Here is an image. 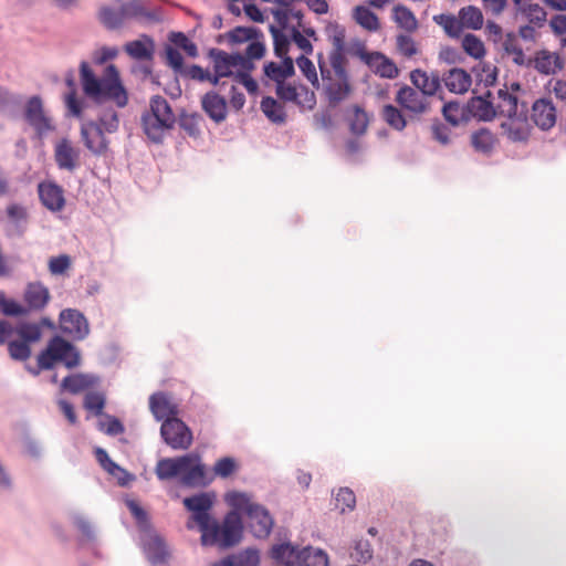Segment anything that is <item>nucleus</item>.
Here are the masks:
<instances>
[{"label": "nucleus", "mask_w": 566, "mask_h": 566, "mask_svg": "<svg viewBox=\"0 0 566 566\" xmlns=\"http://www.w3.org/2000/svg\"><path fill=\"white\" fill-rule=\"evenodd\" d=\"M13 335L31 344L41 339L42 329L38 323H21L14 327L9 321L0 319V345H4Z\"/></svg>", "instance_id": "nucleus-11"}, {"label": "nucleus", "mask_w": 566, "mask_h": 566, "mask_svg": "<svg viewBox=\"0 0 566 566\" xmlns=\"http://www.w3.org/2000/svg\"><path fill=\"white\" fill-rule=\"evenodd\" d=\"M144 551L153 564L166 563L169 557L167 546L159 536H150L144 545Z\"/></svg>", "instance_id": "nucleus-33"}, {"label": "nucleus", "mask_w": 566, "mask_h": 566, "mask_svg": "<svg viewBox=\"0 0 566 566\" xmlns=\"http://www.w3.org/2000/svg\"><path fill=\"white\" fill-rule=\"evenodd\" d=\"M84 407L95 416L103 413L105 407V397L101 392H88L84 398Z\"/></svg>", "instance_id": "nucleus-57"}, {"label": "nucleus", "mask_w": 566, "mask_h": 566, "mask_svg": "<svg viewBox=\"0 0 566 566\" xmlns=\"http://www.w3.org/2000/svg\"><path fill=\"white\" fill-rule=\"evenodd\" d=\"M238 469L237 462L230 457L219 459L213 467V472L222 479L229 478Z\"/></svg>", "instance_id": "nucleus-58"}, {"label": "nucleus", "mask_w": 566, "mask_h": 566, "mask_svg": "<svg viewBox=\"0 0 566 566\" xmlns=\"http://www.w3.org/2000/svg\"><path fill=\"white\" fill-rule=\"evenodd\" d=\"M392 20L405 31L412 33L418 29V20L413 12L403 4H397L392 8Z\"/></svg>", "instance_id": "nucleus-37"}, {"label": "nucleus", "mask_w": 566, "mask_h": 566, "mask_svg": "<svg viewBox=\"0 0 566 566\" xmlns=\"http://www.w3.org/2000/svg\"><path fill=\"white\" fill-rule=\"evenodd\" d=\"M160 434L164 441L174 450H187L193 440L189 427L177 417L166 419L161 423Z\"/></svg>", "instance_id": "nucleus-8"}, {"label": "nucleus", "mask_w": 566, "mask_h": 566, "mask_svg": "<svg viewBox=\"0 0 566 566\" xmlns=\"http://www.w3.org/2000/svg\"><path fill=\"white\" fill-rule=\"evenodd\" d=\"M329 64L331 70L334 76L344 77V75H348L346 71L347 60L345 56V51L332 50L329 53Z\"/></svg>", "instance_id": "nucleus-56"}, {"label": "nucleus", "mask_w": 566, "mask_h": 566, "mask_svg": "<svg viewBox=\"0 0 566 566\" xmlns=\"http://www.w3.org/2000/svg\"><path fill=\"white\" fill-rule=\"evenodd\" d=\"M282 30V28L279 29L274 25L270 27V32L273 38L274 53L276 56L284 59L285 56H289L287 52L290 49L291 39L284 34Z\"/></svg>", "instance_id": "nucleus-45"}, {"label": "nucleus", "mask_w": 566, "mask_h": 566, "mask_svg": "<svg viewBox=\"0 0 566 566\" xmlns=\"http://www.w3.org/2000/svg\"><path fill=\"white\" fill-rule=\"evenodd\" d=\"M397 48L406 57H412L418 53L417 44L410 35L399 34L397 36Z\"/></svg>", "instance_id": "nucleus-61"}, {"label": "nucleus", "mask_w": 566, "mask_h": 566, "mask_svg": "<svg viewBox=\"0 0 566 566\" xmlns=\"http://www.w3.org/2000/svg\"><path fill=\"white\" fill-rule=\"evenodd\" d=\"M471 144L476 151L489 154L496 144V137L489 129L482 128L472 134Z\"/></svg>", "instance_id": "nucleus-42"}, {"label": "nucleus", "mask_w": 566, "mask_h": 566, "mask_svg": "<svg viewBox=\"0 0 566 566\" xmlns=\"http://www.w3.org/2000/svg\"><path fill=\"white\" fill-rule=\"evenodd\" d=\"M67 349L66 340L61 337H54L50 340L48 347L38 356L40 369H50L62 357V352Z\"/></svg>", "instance_id": "nucleus-25"}, {"label": "nucleus", "mask_w": 566, "mask_h": 566, "mask_svg": "<svg viewBox=\"0 0 566 566\" xmlns=\"http://www.w3.org/2000/svg\"><path fill=\"white\" fill-rule=\"evenodd\" d=\"M213 71L222 77L234 76L232 69L238 66L243 57L240 54H228L220 50H211Z\"/></svg>", "instance_id": "nucleus-23"}, {"label": "nucleus", "mask_w": 566, "mask_h": 566, "mask_svg": "<svg viewBox=\"0 0 566 566\" xmlns=\"http://www.w3.org/2000/svg\"><path fill=\"white\" fill-rule=\"evenodd\" d=\"M235 566H259L260 556L256 549H245L233 558Z\"/></svg>", "instance_id": "nucleus-63"}, {"label": "nucleus", "mask_w": 566, "mask_h": 566, "mask_svg": "<svg viewBox=\"0 0 566 566\" xmlns=\"http://www.w3.org/2000/svg\"><path fill=\"white\" fill-rule=\"evenodd\" d=\"M54 159L60 169L73 171L80 165V149L67 138H62L54 147Z\"/></svg>", "instance_id": "nucleus-15"}, {"label": "nucleus", "mask_w": 566, "mask_h": 566, "mask_svg": "<svg viewBox=\"0 0 566 566\" xmlns=\"http://www.w3.org/2000/svg\"><path fill=\"white\" fill-rule=\"evenodd\" d=\"M459 19L462 28L480 30L483 25L482 11L474 6H468L459 11Z\"/></svg>", "instance_id": "nucleus-43"}, {"label": "nucleus", "mask_w": 566, "mask_h": 566, "mask_svg": "<svg viewBox=\"0 0 566 566\" xmlns=\"http://www.w3.org/2000/svg\"><path fill=\"white\" fill-rule=\"evenodd\" d=\"M42 205L52 212L61 211L65 206L64 190L59 185L48 181L38 187Z\"/></svg>", "instance_id": "nucleus-16"}, {"label": "nucleus", "mask_w": 566, "mask_h": 566, "mask_svg": "<svg viewBox=\"0 0 566 566\" xmlns=\"http://www.w3.org/2000/svg\"><path fill=\"white\" fill-rule=\"evenodd\" d=\"M96 378L88 375L75 374L66 376L62 381V388L71 394H78L91 388Z\"/></svg>", "instance_id": "nucleus-40"}, {"label": "nucleus", "mask_w": 566, "mask_h": 566, "mask_svg": "<svg viewBox=\"0 0 566 566\" xmlns=\"http://www.w3.org/2000/svg\"><path fill=\"white\" fill-rule=\"evenodd\" d=\"M318 67L323 82H325V92L331 103L343 101L349 93L348 75L336 77L332 73L324 60L323 53L317 54Z\"/></svg>", "instance_id": "nucleus-9"}, {"label": "nucleus", "mask_w": 566, "mask_h": 566, "mask_svg": "<svg viewBox=\"0 0 566 566\" xmlns=\"http://www.w3.org/2000/svg\"><path fill=\"white\" fill-rule=\"evenodd\" d=\"M0 311L7 316H27L28 308L12 298H7L4 292H0Z\"/></svg>", "instance_id": "nucleus-49"}, {"label": "nucleus", "mask_w": 566, "mask_h": 566, "mask_svg": "<svg viewBox=\"0 0 566 566\" xmlns=\"http://www.w3.org/2000/svg\"><path fill=\"white\" fill-rule=\"evenodd\" d=\"M6 344L8 345V352L11 359L25 361L30 358L31 347L27 342L9 338Z\"/></svg>", "instance_id": "nucleus-46"}, {"label": "nucleus", "mask_w": 566, "mask_h": 566, "mask_svg": "<svg viewBox=\"0 0 566 566\" xmlns=\"http://www.w3.org/2000/svg\"><path fill=\"white\" fill-rule=\"evenodd\" d=\"M348 122L350 132L360 136L367 132L369 125V116L364 108L358 105H354Z\"/></svg>", "instance_id": "nucleus-44"}, {"label": "nucleus", "mask_w": 566, "mask_h": 566, "mask_svg": "<svg viewBox=\"0 0 566 566\" xmlns=\"http://www.w3.org/2000/svg\"><path fill=\"white\" fill-rule=\"evenodd\" d=\"M67 85L72 87V91L65 96L67 111L72 116L80 118L82 116V102L76 97L72 78L67 80Z\"/></svg>", "instance_id": "nucleus-59"}, {"label": "nucleus", "mask_w": 566, "mask_h": 566, "mask_svg": "<svg viewBox=\"0 0 566 566\" xmlns=\"http://www.w3.org/2000/svg\"><path fill=\"white\" fill-rule=\"evenodd\" d=\"M149 106H150L149 111L146 114L150 115L153 119L157 120V118H158V119L163 120L164 124L170 123V124L175 125V123H176L175 114H174L168 101L165 97H163L160 95L154 96L150 99Z\"/></svg>", "instance_id": "nucleus-31"}, {"label": "nucleus", "mask_w": 566, "mask_h": 566, "mask_svg": "<svg viewBox=\"0 0 566 566\" xmlns=\"http://www.w3.org/2000/svg\"><path fill=\"white\" fill-rule=\"evenodd\" d=\"M271 556L284 566H301L303 549H298L290 543H283L272 547Z\"/></svg>", "instance_id": "nucleus-26"}, {"label": "nucleus", "mask_w": 566, "mask_h": 566, "mask_svg": "<svg viewBox=\"0 0 566 566\" xmlns=\"http://www.w3.org/2000/svg\"><path fill=\"white\" fill-rule=\"evenodd\" d=\"M296 64L303 75L311 82V84L315 88H318L319 81L314 63L306 55H301L296 59Z\"/></svg>", "instance_id": "nucleus-55"}, {"label": "nucleus", "mask_w": 566, "mask_h": 566, "mask_svg": "<svg viewBox=\"0 0 566 566\" xmlns=\"http://www.w3.org/2000/svg\"><path fill=\"white\" fill-rule=\"evenodd\" d=\"M212 503L211 496L207 493L184 499V505L188 511L192 512L191 521L188 522L187 526L188 528H192L191 522L198 524L201 531V543H211V536L216 535V527L212 533L206 531V527L212 522L209 515Z\"/></svg>", "instance_id": "nucleus-5"}, {"label": "nucleus", "mask_w": 566, "mask_h": 566, "mask_svg": "<svg viewBox=\"0 0 566 566\" xmlns=\"http://www.w3.org/2000/svg\"><path fill=\"white\" fill-rule=\"evenodd\" d=\"M276 96L284 103H292L302 109H313L316 96L313 91L301 83L283 82L276 85Z\"/></svg>", "instance_id": "nucleus-6"}, {"label": "nucleus", "mask_w": 566, "mask_h": 566, "mask_svg": "<svg viewBox=\"0 0 566 566\" xmlns=\"http://www.w3.org/2000/svg\"><path fill=\"white\" fill-rule=\"evenodd\" d=\"M442 114L447 122L455 126L462 118V108L459 103L449 102L443 105Z\"/></svg>", "instance_id": "nucleus-62"}, {"label": "nucleus", "mask_w": 566, "mask_h": 566, "mask_svg": "<svg viewBox=\"0 0 566 566\" xmlns=\"http://www.w3.org/2000/svg\"><path fill=\"white\" fill-rule=\"evenodd\" d=\"M294 62L292 57L285 56L280 63L269 62L264 65V74L280 85L294 75Z\"/></svg>", "instance_id": "nucleus-28"}, {"label": "nucleus", "mask_w": 566, "mask_h": 566, "mask_svg": "<svg viewBox=\"0 0 566 566\" xmlns=\"http://www.w3.org/2000/svg\"><path fill=\"white\" fill-rule=\"evenodd\" d=\"M149 408L154 417L163 422L166 419H174L178 415V406L171 401L165 392H155L149 398Z\"/></svg>", "instance_id": "nucleus-20"}, {"label": "nucleus", "mask_w": 566, "mask_h": 566, "mask_svg": "<svg viewBox=\"0 0 566 566\" xmlns=\"http://www.w3.org/2000/svg\"><path fill=\"white\" fill-rule=\"evenodd\" d=\"M290 30L291 41L304 53L303 55H311L313 53V45L302 29L298 27L287 28Z\"/></svg>", "instance_id": "nucleus-53"}, {"label": "nucleus", "mask_w": 566, "mask_h": 566, "mask_svg": "<svg viewBox=\"0 0 566 566\" xmlns=\"http://www.w3.org/2000/svg\"><path fill=\"white\" fill-rule=\"evenodd\" d=\"M202 122V116L197 113L184 114L180 116L179 125L189 136L197 137L200 135Z\"/></svg>", "instance_id": "nucleus-50"}, {"label": "nucleus", "mask_w": 566, "mask_h": 566, "mask_svg": "<svg viewBox=\"0 0 566 566\" xmlns=\"http://www.w3.org/2000/svg\"><path fill=\"white\" fill-rule=\"evenodd\" d=\"M60 327L62 332L75 340L84 339L90 333L85 316L77 310L66 308L60 313Z\"/></svg>", "instance_id": "nucleus-12"}, {"label": "nucleus", "mask_w": 566, "mask_h": 566, "mask_svg": "<svg viewBox=\"0 0 566 566\" xmlns=\"http://www.w3.org/2000/svg\"><path fill=\"white\" fill-rule=\"evenodd\" d=\"M118 115L114 109L105 111L96 120H87L81 125V137L84 146L95 156H105L109 149L106 134L117 132Z\"/></svg>", "instance_id": "nucleus-2"}, {"label": "nucleus", "mask_w": 566, "mask_h": 566, "mask_svg": "<svg viewBox=\"0 0 566 566\" xmlns=\"http://www.w3.org/2000/svg\"><path fill=\"white\" fill-rule=\"evenodd\" d=\"M182 458L189 459L184 465L179 476L182 485L188 488H200L207 486L212 481V478L208 476L207 468L201 462L199 454L188 453L182 455Z\"/></svg>", "instance_id": "nucleus-10"}, {"label": "nucleus", "mask_w": 566, "mask_h": 566, "mask_svg": "<svg viewBox=\"0 0 566 566\" xmlns=\"http://www.w3.org/2000/svg\"><path fill=\"white\" fill-rule=\"evenodd\" d=\"M127 14V4L124 0L116 8L103 7L99 10V21L107 29H116L122 25Z\"/></svg>", "instance_id": "nucleus-30"}, {"label": "nucleus", "mask_w": 566, "mask_h": 566, "mask_svg": "<svg viewBox=\"0 0 566 566\" xmlns=\"http://www.w3.org/2000/svg\"><path fill=\"white\" fill-rule=\"evenodd\" d=\"M142 123L144 133L147 135L149 139H151L155 143L163 142L165 134L174 127V124H164L163 120L158 118L157 120H155L151 118L150 115L146 113L142 117Z\"/></svg>", "instance_id": "nucleus-35"}, {"label": "nucleus", "mask_w": 566, "mask_h": 566, "mask_svg": "<svg viewBox=\"0 0 566 566\" xmlns=\"http://www.w3.org/2000/svg\"><path fill=\"white\" fill-rule=\"evenodd\" d=\"M533 66L537 72L549 75L560 71L564 63L559 54L547 50H541L535 54Z\"/></svg>", "instance_id": "nucleus-24"}, {"label": "nucleus", "mask_w": 566, "mask_h": 566, "mask_svg": "<svg viewBox=\"0 0 566 566\" xmlns=\"http://www.w3.org/2000/svg\"><path fill=\"white\" fill-rule=\"evenodd\" d=\"M188 460V458H182V455L160 459L156 464L155 473L161 481L180 476L181 470Z\"/></svg>", "instance_id": "nucleus-29"}, {"label": "nucleus", "mask_w": 566, "mask_h": 566, "mask_svg": "<svg viewBox=\"0 0 566 566\" xmlns=\"http://www.w3.org/2000/svg\"><path fill=\"white\" fill-rule=\"evenodd\" d=\"M504 50L509 55H512L513 62L517 65L525 63V54L522 48L515 42L514 39L509 38L504 42Z\"/></svg>", "instance_id": "nucleus-64"}, {"label": "nucleus", "mask_w": 566, "mask_h": 566, "mask_svg": "<svg viewBox=\"0 0 566 566\" xmlns=\"http://www.w3.org/2000/svg\"><path fill=\"white\" fill-rule=\"evenodd\" d=\"M495 105L499 116L513 118L517 115L518 99L516 95L500 88L495 96Z\"/></svg>", "instance_id": "nucleus-34"}, {"label": "nucleus", "mask_w": 566, "mask_h": 566, "mask_svg": "<svg viewBox=\"0 0 566 566\" xmlns=\"http://www.w3.org/2000/svg\"><path fill=\"white\" fill-rule=\"evenodd\" d=\"M261 109L271 122L276 124H282L285 122V108L275 98L271 96L263 97L261 101Z\"/></svg>", "instance_id": "nucleus-41"}, {"label": "nucleus", "mask_w": 566, "mask_h": 566, "mask_svg": "<svg viewBox=\"0 0 566 566\" xmlns=\"http://www.w3.org/2000/svg\"><path fill=\"white\" fill-rule=\"evenodd\" d=\"M353 18L357 24L369 32H376L380 29L378 17L365 6L355 7Z\"/></svg>", "instance_id": "nucleus-39"}, {"label": "nucleus", "mask_w": 566, "mask_h": 566, "mask_svg": "<svg viewBox=\"0 0 566 566\" xmlns=\"http://www.w3.org/2000/svg\"><path fill=\"white\" fill-rule=\"evenodd\" d=\"M441 81L449 92L454 94L467 93L472 84L471 75L463 69L453 67L443 74Z\"/></svg>", "instance_id": "nucleus-21"}, {"label": "nucleus", "mask_w": 566, "mask_h": 566, "mask_svg": "<svg viewBox=\"0 0 566 566\" xmlns=\"http://www.w3.org/2000/svg\"><path fill=\"white\" fill-rule=\"evenodd\" d=\"M410 81L413 88L421 92L430 101L441 87V80L437 74H428L426 71L416 69L410 72Z\"/></svg>", "instance_id": "nucleus-19"}, {"label": "nucleus", "mask_w": 566, "mask_h": 566, "mask_svg": "<svg viewBox=\"0 0 566 566\" xmlns=\"http://www.w3.org/2000/svg\"><path fill=\"white\" fill-rule=\"evenodd\" d=\"M363 60L380 77L395 78L399 74L395 62L380 52L366 53L363 55Z\"/></svg>", "instance_id": "nucleus-18"}, {"label": "nucleus", "mask_w": 566, "mask_h": 566, "mask_svg": "<svg viewBox=\"0 0 566 566\" xmlns=\"http://www.w3.org/2000/svg\"><path fill=\"white\" fill-rule=\"evenodd\" d=\"M258 30L249 27H237L229 33V39L234 43H242L258 36Z\"/></svg>", "instance_id": "nucleus-60"}, {"label": "nucleus", "mask_w": 566, "mask_h": 566, "mask_svg": "<svg viewBox=\"0 0 566 566\" xmlns=\"http://www.w3.org/2000/svg\"><path fill=\"white\" fill-rule=\"evenodd\" d=\"M395 101L409 116L419 117L430 113L432 108L431 101L409 85H402L397 91Z\"/></svg>", "instance_id": "nucleus-7"}, {"label": "nucleus", "mask_w": 566, "mask_h": 566, "mask_svg": "<svg viewBox=\"0 0 566 566\" xmlns=\"http://www.w3.org/2000/svg\"><path fill=\"white\" fill-rule=\"evenodd\" d=\"M224 499L229 506L245 514L249 528L255 537L266 538L270 535L274 521L266 509L253 503L251 497L242 492H229Z\"/></svg>", "instance_id": "nucleus-3"}, {"label": "nucleus", "mask_w": 566, "mask_h": 566, "mask_svg": "<svg viewBox=\"0 0 566 566\" xmlns=\"http://www.w3.org/2000/svg\"><path fill=\"white\" fill-rule=\"evenodd\" d=\"M51 298L50 291L40 282H31L25 286L23 301L28 313L42 311Z\"/></svg>", "instance_id": "nucleus-17"}, {"label": "nucleus", "mask_w": 566, "mask_h": 566, "mask_svg": "<svg viewBox=\"0 0 566 566\" xmlns=\"http://www.w3.org/2000/svg\"><path fill=\"white\" fill-rule=\"evenodd\" d=\"M462 48L468 55L474 59H481L485 54L483 42L471 33L465 34L462 39Z\"/></svg>", "instance_id": "nucleus-51"}, {"label": "nucleus", "mask_w": 566, "mask_h": 566, "mask_svg": "<svg viewBox=\"0 0 566 566\" xmlns=\"http://www.w3.org/2000/svg\"><path fill=\"white\" fill-rule=\"evenodd\" d=\"M125 52L135 60H150L154 52V42L150 38L135 40L125 44Z\"/></svg>", "instance_id": "nucleus-38"}, {"label": "nucleus", "mask_w": 566, "mask_h": 566, "mask_svg": "<svg viewBox=\"0 0 566 566\" xmlns=\"http://www.w3.org/2000/svg\"><path fill=\"white\" fill-rule=\"evenodd\" d=\"M470 108L473 115L482 120H491L497 116L495 96L491 92H488L485 96L472 98Z\"/></svg>", "instance_id": "nucleus-27"}, {"label": "nucleus", "mask_w": 566, "mask_h": 566, "mask_svg": "<svg viewBox=\"0 0 566 566\" xmlns=\"http://www.w3.org/2000/svg\"><path fill=\"white\" fill-rule=\"evenodd\" d=\"M433 20L443 28L448 35L452 38L460 36L463 29L460 19L451 14H440L434 15Z\"/></svg>", "instance_id": "nucleus-47"}, {"label": "nucleus", "mask_w": 566, "mask_h": 566, "mask_svg": "<svg viewBox=\"0 0 566 566\" xmlns=\"http://www.w3.org/2000/svg\"><path fill=\"white\" fill-rule=\"evenodd\" d=\"M531 119L542 130L552 129L557 120V111L552 99H536L532 106Z\"/></svg>", "instance_id": "nucleus-14"}, {"label": "nucleus", "mask_w": 566, "mask_h": 566, "mask_svg": "<svg viewBox=\"0 0 566 566\" xmlns=\"http://www.w3.org/2000/svg\"><path fill=\"white\" fill-rule=\"evenodd\" d=\"M301 566H328L327 554L318 548L305 547Z\"/></svg>", "instance_id": "nucleus-48"}, {"label": "nucleus", "mask_w": 566, "mask_h": 566, "mask_svg": "<svg viewBox=\"0 0 566 566\" xmlns=\"http://www.w3.org/2000/svg\"><path fill=\"white\" fill-rule=\"evenodd\" d=\"M510 125L507 129V134L510 139L514 142H524L527 140L530 136V127L525 120L510 118Z\"/></svg>", "instance_id": "nucleus-54"}, {"label": "nucleus", "mask_w": 566, "mask_h": 566, "mask_svg": "<svg viewBox=\"0 0 566 566\" xmlns=\"http://www.w3.org/2000/svg\"><path fill=\"white\" fill-rule=\"evenodd\" d=\"M291 0H272V3L277 4L279 7L271 10V13L275 20V22L282 29L289 28V11L292 7Z\"/></svg>", "instance_id": "nucleus-52"}, {"label": "nucleus", "mask_w": 566, "mask_h": 566, "mask_svg": "<svg viewBox=\"0 0 566 566\" xmlns=\"http://www.w3.org/2000/svg\"><path fill=\"white\" fill-rule=\"evenodd\" d=\"M515 7L517 12L525 21L528 22V24H534L537 28H542L545 25L547 21V12L538 3L522 2L520 6Z\"/></svg>", "instance_id": "nucleus-32"}, {"label": "nucleus", "mask_w": 566, "mask_h": 566, "mask_svg": "<svg viewBox=\"0 0 566 566\" xmlns=\"http://www.w3.org/2000/svg\"><path fill=\"white\" fill-rule=\"evenodd\" d=\"M80 78L83 92L95 102L112 101L118 107L126 106L128 96L123 86L118 70L109 64L101 78H97L91 70L87 62L83 61L80 65Z\"/></svg>", "instance_id": "nucleus-1"}, {"label": "nucleus", "mask_w": 566, "mask_h": 566, "mask_svg": "<svg viewBox=\"0 0 566 566\" xmlns=\"http://www.w3.org/2000/svg\"><path fill=\"white\" fill-rule=\"evenodd\" d=\"M216 527V535L211 536V543H202L205 546L218 545L222 548H228L238 544L242 537V518L241 511L232 509L226 516L220 525L218 522L212 521L209 526L206 527L207 532L213 531Z\"/></svg>", "instance_id": "nucleus-4"}, {"label": "nucleus", "mask_w": 566, "mask_h": 566, "mask_svg": "<svg viewBox=\"0 0 566 566\" xmlns=\"http://www.w3.org/2000/svg\"><path fill=\"white\" fill-rule=\"evenodd\" d=\"M201 107L216 123H221L227 118V102L213 91L206 93L201 97Z\"/></svg>", "instance_id": "nucleus-22"}, {"label": "nucleus", "mask_w": 566, "mask_h": 566, "mask_svg": "<svg viewBox=\"0 0 566 566\" xmlns=\"http://www.w3.org/2000/svg\"><path fill=\"white\" fill-rule=\"evenodd\" d=\"M403 109L392 104H386L382 106L380 116L384 122L392 129L401 132L407 127V117L402 112Z\"/></svg>", "instance_id": "nucleus-36"}, {"label": "nucleus", "mask_w": 566, "mask_h": 566, "mask_svg": "<svg viewBox=\"0 0 566 566\" xmlns=\"http://www.w3.org/2000/svg\"><path fill=\"white\" fill-rule=\"evenodd\" d=\"M27 122L35 129L39 136H43L54 130V125L49 116L45 115L42 101L39 96H32L24 109Z\"/></svg>", "instance_id": "nucleus-13"}]
</instances>
